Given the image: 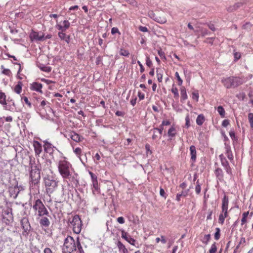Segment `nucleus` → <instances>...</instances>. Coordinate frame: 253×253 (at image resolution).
<instances>
[{
  "label": "nucleus",
  "mask_w": 253,
  "mask_h": 253,
  "mask_svg": "<svg viewBox=\"0 0 253 253\" xmlns=\"http://www.w3.org/2000/svg\"><path fill=\"white\" fill-rule=\"evenodd\" d=\"M6 95L0 90V104L2 105H6Z\"/></svg>",
  "instance_id": "obj_28"
},
{
  "label": "nucleus",
  "mask_w": 253,
  "mask_h": 253,
  "mask_svg": "<svg viewBox=\"0 0 253 253\" xmlns=\"http://www.w3.org/2000/svg\"><path fill=\"white\" fill-rule=\"evenodd\" d=\"M219 158L221 161V163L222 166L224 167H227L229 166V163L225 158V157L223 156V154H221L219 155Z\"/></svg>",
  "instance_id": "obj_26"
},
{
  "label": "nucleus",
  "mask_w": 253,
  "mask_h": 253,
  "mask_svg": "<svg viewBox=\"0 0 253 253\" xmlns=\"http://www.w3.org/2000/svg\"><path fill=\"white\" fill-rule=\"evenodd\" d=\"M116 33H118L119 35H121V33L120 32L118 28H117V27L112 28L111 29V34L114 35Z\"/></svg>",
  "instance_id": "obj_56"
},
{
  "label": "nucleus",
  "mask_w": 253,
  "mask_h": 253,
  "mask_svg": "<svg viewBox=\"0 0 253 253\" xmlns=\"http://www.w3.org/2000/svg\"><path fill=\"white\" fill-rule=\"evenodd\" d=\"M1 69H3V70L2 71V74H3L5 75L8 76H10V75L11 74V72L9 69H4V67L3 65H1Z\"/></svg>",
  "instance_id": "obj_48"
},
{
  "label": "nucleus",
  "mask_w": 253,
  "mask_h": 253,
  "mask_svg": "<svg viewBox=\"0 0 253 253\" xmlns=\"http://www.w3.org/2000/svg\"><path fill=\"white\" fill-rule=\"evenodd\" d=\"M205 120V118L203 114L199 115L196 119V123L199 126H202Z\"/></svg>",
  "instance_id": "obj_27"
},
{
  "label": "nucleus",
  "mask_w": 253,
  "mask_h": 253,
  "mask_svg": "<svg viewBox=\"0 0 253 253\" xmlns=\"http://www.w3.org/2000/svg\"><path fill=\"white\" fill-rule=\"evenodd\" d=\"M76 244L77 249L78 250L79 252L80 253H84V251L83 249V248L81 246L79 237H78L77 238V241L76 242Z\"/></svg>",
  "instance_id": "obj_32"
},
{
  "label": "nucleus",
  "mask_w": 253,
  "mask_h": 253,
  "mask_svg": "<svg viewBox=\"0 0 253 253\" xmlns=\"http://www.w3.org/2000/svg\"><path fill=\"white\" fill-rule=\"evenodd\" d=\"M163 129H164V126L162 125L160 126L159 128L154 127L153 129L154 130H156L158 131V133L159 134V138L160 139L161 138V135L162 134Z\"/></svg>",
  "instance_id": "obj_39"
},
{
  "label": "nucleus",
  "mask_w": 253,
  "mask_h": 253,
  "mask_svg": "<svg viewBox=\"0 0 253 253\" xmlns=\"http://www.w3.org/2000/svg\"><path fill=\"white\" fill-rule=\"evenodd\" d=\"M243 5V3L242 2H237L235 3L234 5L230 6L227 8V11L229 12H232L234 10H236Z\"/></svg>",
  "instance_id": "obj_23"
},
{
  "label": "nucleus",
  "mask_w": 253,
  "mask_h": 253,
  "mask_svg": "<svg viewBox=\"0 0 253 253\" xmlns=\"http://www.w3.org/2000/svg\"><path fill=\"white\" fill-rule=\"evenodd\" d=\"M189 191V189H187L185 190H182L180 193H177L176 196V200L178 202L180 201V198L182 197H185L188 195Z\"/></svg>",
  "instance_id": "obj_22"
},
{
  "label": "nucleus",
  "mask_w": 253,
  "mask_h": 253,
  "mask_svg": "<svg viewBox=\"0 0 253 253\" xmlns=\"http://www.w3.org/2000/svg\"><path fill=\"white\" fill-rule=\"evenodd\" d=\"M21 100H23L25 103L28 105L29 107H31L32 105L31 102L29 101L28 98L26 96H23L21 97Z\"/></svg>",
  "instance_id": "obj_49"
},
{
  "label": "nucleus",
  "mask_w": 253,
  "mask_h": 253,
  "mask_svg": "<svg viewBox=\"0 0 253 253\" xmlns=\"http://www.w3.org/2000/svg\"><path fill=\"white\" fill-rule=\"evenodd\" d=\"M217 251V247L216 245V243L214 242L213 244H212L211 248L209 251L210 253H214Z\"/></svg>",
  "instance_id": "obj_44"
},
{
  "label": "nucleus",
  "mask_w": 253,
  "mask_h": 253,
  "mask_svg": "<svg viewBox=\"0 0 253 253\" xmlns=\"http://www.w3.org/2000/svg\"><path fill=\"white\" fill-rule=\"evenodd\" d=\"M146 64L149 67H151L153 65L151 60H150L149 57L148 56H146Z\"/></svg>",
  "instance_id": "obj_53"
},
{
  "label": "nucleus",
  "mask_w": 253,
  "mask_h": 253,
  "mask_svg": "<svg viewBox=\"0 0 253 253\" xmlns=\"http://www.w3.org/2000/svg\"><path fill=\"white\" fill-rule=\"evenodd\" d=\"M77 250L76 242L74 238L68 236L64 240L62 251L63 253H72Z\"/></svg>",
  "instance_id": "obj_5"
},
{
  "label": "nucleus",
  "mask_w": 253,
  "mask_h": 253,
  "mask_svg": "<svg viewBox=\"0 0 253 253\" xmlns=\"http://www.w3.org/2000/svg\"><path fill=\"white\" fill-rule=\"evenodd\" d=\"M39 67L40 69L44 72L49 73L51 71V67L49 66H46L43 64L40 65Z\"/></svg>",
  "instance_id": "obj_33"
},
{
  "label": "nucleus",
  "mask_w": 253,
  "mask_h": 253,
  "mask_svg": "<svg viewBox=\"0 0 253 253\" xmlns=\"http://www.w3.org/2000/svg\"><path fill=\"white\" fill-rule=\"evenodd\" d=\"M175 128L173 126H171L168 130V135L171 139L175 136Z\"/></svg>",
  "instance_id": "obj_31"
},
{
  "label": "nucleus",
  "mask_w": 253,
  "mask_h": 253,
  "mask_svg": "<svg viewBox=\"0 0 253 253\" xmlns=\"http://www.w3.org/2000/svg\"><path fill=\"white\" fill-rule=\"evenodd\" d=\"M225 154L226 155L227 158L231 161L233 160V155L231 150L230 146L229 144H227L226 143H225Z\"/></svg>",
  "instance_id": "obj_18"
},
{
  "label": "nucleus",
  "mask_w": 253,
  "mask_h": 253,
  "mask_svg": "<svg viewBox=\"0 0 253 253\" xmlns=\"http://www.w3.org/2000/svg\"><path fill=\"white\" fill-rule=\"evenodd\" d=\"M228 197L226 195H224L222 200V213H224L225 216L228 217Z\"/></svg>",
  "instance_id": "obj_12"
},
{
  "label": "nucleus",
  "mask_w": 253,
  "mask_h": 253,
  "mask_svg": "<svg viewBox=\"0 0 253 253\" xmlns=\"http://www.w3.org/2000/svg\"><path fill=\"white\" fill-rule=\"evenodd\" d=\"M65 31H61L58 32V36L61 39V40L65 41L67 43H69L70 42V36L67 35L65 33Z\"/></svg>",
  "instance_id": "obj_17"
},
{
  "label": "nucleus",
  "mask_w": 253,
  "mask_h": 253,
  "mask_svg": "<svg viewBox=\"0 0 253 253\" xmlns=\"http://www.w3.org/2000/svg\"><path fill=\"white\" fill-rule=\"evenodd\" d=\"M175 77L176 78V79H177L178 84L179 85H181L182 84L183 81H182V80L180 78L178 73L176 72L175 73Z\"/></svg>",
  "instance_id": "obj_51"
},
{
  "label": "nucleus",
  "mask_w": 253,
  "mask_h": 253,
  "mask_svg": "<svg viewBox=\"0 0 253 253\" xmlns=\"http://www.w3.org/2000/svg\"><path fill=\"white\" fill-rule=\"evenodd\" d=\"M42 84L38 83V82H34L32 84H31L30 88L32 90L36 91L37 92H39L40 93H42Z\"/></svg>",
  "instance_id": "obj_16"
},
{
  "label": "nucleus",
  "mask_w": 253,
  "mask_h": 253,
  "mask_svg": "<svg viewBox=\"0 0 253 253\" xmlns=\"http://www.w3.org/2000/svg\"><path fill=\"white\" fill-rule=\"evenodd\" d=\"M185 126L186 128H188L190 126V119H189V116L187 115L186 118H185Z\"/></svg>",
  "instance_id": "obj_58"
},
{
  "label": "nucleus",
  "mask_w": 253,
  "mask_h": 253,
  "mask_svg": "<svg viewBox=\"0 0 253 253\" xmlns=\"http://www.w3.org/2000/svg\"><path fill=\"white\" fill-rule=\"evenodd\" d=\"M171 91L174 94V97L176 99H177L179 97V93H178L177 88L176 87H174V86L173 85V86L171 89Z\"/></svg>",
  "instance_id": "obj_36"
},
{
  "label": "nucleus",
  "mask_w": 253,
  "mask_h": 253,
  "mask_svg": "<svg viewBox=\"0 0 253 253\" xmlns=\"http://www.w3.org/2000/svg\"><path fill=\"white\" fill-rule=\"evenodd\" d=\"M35 152L36 155H39L42 151V144L38 141H35L34 143Z\"/></svg>",
  "instance_id": "obj_19"
},
{
  "label": "nucleus",
  "mask_w": 253,
  "mask_h": 253,
  "mask_svg": "<svg viewBox=\"0 0 253 253\" xmlns=\"http://www.w3.org/2000/svg\"><path fill=\"white\" fill-rule=\"evenodd\" d=\"M3 108L6 110H8L10 111L14 112V108L11 105H7V102H6V105H2Z\"/></svg>",
  "instance_id": "obj_41"
},
{
  "label": "nucleus",
  "mask_w": 253,
  "mask_h": 253,
  "mask_svg": "<svg viewBox=\"0 0 253 253\" xmlns=\"http://www.w3.org/2000/svg\"><path fill=\"white\" fill-rule=\"evenodd\" d=\"M214 237L215 240H218L220 237V229L219 228H216L215 233H214Z\"/></svg>",
  "instance_id": "obj_38"
},
{
  "label": "nucleus",
  "mask_w": 253,
  "mask_h": 253,
  "mask_svg": "<svg viewBox=\"0 0 253 253\" xmlns=\"http://www.w3.org/2000/svg\"><path fill=\"white\" fill-rule=\"evenodd\" d=\"M40 224L42 226L48 227L50 224V221L47 217H43L40 220Z\"/></svg>",
  "instance_id": "obj_24"
},
{
  "label": "nucleus",
  "mask_w": 253,
  "mask_h": 253,
  "mask_svg": "<svg viewBox=\"0 0 253 253\" xmlns=\"http://www.w3.org/2000/svg\"><path fill=\"white\" fill-rule=\"evenodd\" d=\"M25 167L27 168L28 166ZM29 170L32 184L34 185H38L41 179L40 169L36 164L35 158L31 156H29Z\"/></svg>",
  "instance_id": "obj_2"
},
{
  "label": "nucleus",
  "mask_w": 253,
  "mask_h": 253,
  "mask_svg": "<svg viewBox=\"0 0 253 253\" xmlns=\"http://www.w3.org/2000/svg\"><path fill=\"white\" fill-rule=\"evenodd\" d=\"M145 149L146 150V153H147V154L148 155V154H151L152 153V151L150 150V146L149 144H146L145 145Z\"/></svg>",
  "instance_id": "obj_59"
},
{
  "label": "nucleus",
  "mask_w": 253,
  "mask_h": 253,
  "mask_svg": "<svg viewBox=\"0 0 253 253\" xmlns=\"http://www.w3.org/2000/svg\"><path fill=\"white\" fill-rule=\"evenodd\" d=\"M249 214V211L245 212L243 213V217L241 219V225H243L247 222V218Z\"/></svg>",
  "instance_id": "obj_35"
},
{
  "label": "nucleus",
  "mask_w": 253,
  "mask_h": 253,
  "mask_svg": "<svg viewBox=\"0 0 253 253\" xmlns=\"http://www.w3.org/2000/svg\"><path fill=\"white\" fill-rule=\"evenodd\" d=\"M180 94H181V101L183 102L187 99V95L186 93V89L184 87H182L180 89Z\"/></svg>",
  "instance_id": "obj_25"
},
{
  "label": "nucleus",
  "mask_w": 253,
  "mask_h": 253,
  "mask_svg": "<svg viewBox=\"0 0 253 253\" xmlns=\"http://www.w3.org/2000/svg\"><path fill=\"white\" fill-rule=\"evenodd\" d=\"M190 155H191V161L194 163L196 160V150L195 146L194 145H191L190 147Z\"/></svg>",
  "instance_id": "obj_20"
},
{
  "label": "nucleus",
  "mask_w": 253,
  "mask_h": 253,
  "mask_svg": "<svg viewBox=\"0 0 253 253\" xmlns=\"http://www.w3.org/2000/svg\"><path fill=\"white\" fill-rule=\"evenodd\" d=\"M248 119L252 128H253V113H250L248 115Z\"/></svg>",
  "instance_id": "obj_45"
},
{
  "label": "nucleus",
  "mask_w": 253,
  "mask_h": 253,
  "mask_svg": "<svg viewBox=\"0 0 253 253\" xmlns=\"http://www.w3.org/2000/svg\"><path fill=\"white\" fill-rule=\"evenodd\" d=\"M120 54L122 56L127 57V56H128V55H129V53L126 50H125L124 49H121L120 51Z\"/></svg>",
  "instance_id": "obj_47"
},
{
  "label": "nucleus",
  "mask_w": 253,
  "mask_h": 253,
  "mask_svg": "<svg viewBox=\"0 0 253 253\" xmlns=\"http://www.w3.org/2000/svg\"><path fill=\"white\" fill-rule=\"evenodd\" d=\"M121 236L122 238L124 239L130 244L134 246L136 241L132 238L127 232H126L124 230H121Z\"/></svg>",
  "instance_id": "obj_13"
},
{
  "label": "nucleus",
  "mask_w": 253,
  "mask_h": 253,
  "mask_svg": "<svg viewBox=\"0 0 253 253\" xmlns=\"http://www.w3.org/2000/svg\"><path fill=\"white\" fill-rule=\"evenodd\" d=\"M229 135L233 140H237V138L236 136L235 133L233 130H231L229 131Z\"/></svg>",
  "instance_id": "obj_50"
},
{
  "label": "nucleus",
  "mask_w": 253,
  "mask_h": 253,
  "mask_svg": "<svg viewBox=\"0 0 253 253\" xmlns=\"http://www.w3.org/2000/svg\"><path fill=\"white\" fill-rule=\"evenodd\" d=\"M196 193L199 194L201 192V184L199 183V180H198L196 182V185L195 187Z\"/></svg>",
  "instance_id": "obj_42"
},
{
  "label": "nucleus",
  "mask_w": 253,
  "mask_h": 253,
  "mask_svg": "<svg viewBox=\"0 0 253 253\" xmlns=\"http://www.w3.org/2000/svg\"><path fill=\"white\" fill-rule=\"evenodd\" d=\"M227 217V216H225L222 213H220L219 216L218 222L221 224H223L224 222L225 218Z\"/></svg>",
  "instance_id": "obj_43"
},
{
  "label": "nucleus",
  "mask_w": 253,
  "mask_h": 253,
  "mask_svg": "<svg viewBox=\"0 0 253 253\" xmlns=\"http://www.w3.org/2000/svg\"><path fill=\"white\" fill-rule=\"evenodd\" d=\"M2 221L6 225H9L13 222V215L12 209L9 207H6L2 211Z\"/></svg>",
  "instance_id": "obj_7"
},
{
  "label": "nucleus",
  "mask_w": 253,
  "mask_h": 253,
  "mask_svg": "<svg viewBox=\"0 0 253 253\" xmlns=\"http://www.w3.org/2000/svg\"><path fill=\"white\" fill-rule=\"evenodd\" d=\"M30 38L32 41H43L44 40V34L42 33V35H40L39 33L37 32H33L30 35Z\"/></svg>",
  "instance_id": "obj_15"
},
{
  "label": "nucleus",
  "mask_w": 253,
  "mask_h": 253,
  "mask_svg": "<svg viewBox=\"0 0 253 253\" xmlns=\"http://www.w3.org/2000/svg\"><path fill=\"white\" fill-rule=\"evenodd\" d=\"M245 82L244 77L230 76L223 78L221 79V83L227 88H236Z\"/></svg>",
  "instance_id": "obj_3"
},
{
  "label": "nucleus",
  "mask_w": 253,
  "mask_h": 253,
  "mask_svg": "<svg viewBox=\"0 0 253 253\" xmlns=\"http://www.w3.org/2000/svg\"><path fill=\"white\" fill-rule=\"evenodd\" d=\"M62 23L61 22L55 26L56 28L59 31H66L70 26V22L67 20H64Z\"/></svg>",
  "instance_id": "obj_14"
},
{
  "label": "nucleus",
  "mask_w": 253,
  "mask_h": 253,
  "mask_svg": "<svg viewBox=\"0 0 253 253\" xmlns=\"http://www.w3.org/2000/svg\"><path fill=\"white\" fill-rule=\"evenodd\" d=\"M44 143L43 148L44 151L45 153L49 154L51 156H53V153L55 150L59 151L58 149L54 146H53L48 139L43 141Z\"/></svg>",
  "instance_id": "obj_10"
},
{
  "label": "nucleus",
  "mask_w": 253,
  "mask_h": 253,
  "mask_svg": "<svg viewBox=\"0 0 253 253\" xmlns=\"http://www.w3.org/2000/svg\"><path fill=\"white\" fill-rule=\"evenodd\" d=\"M58 170L63 178L70 179L72 178V181L74 183H78L76 177L77 174H75L76 177L72 176V165L67 161L60 160L59 162L58 166Z\"/></svg>",
  "instance_id": "obj_1"
},
{
  "label": "nucleus",
  "mask_w": 253,
  "mask_h": 253,
  "mask_svg": "<svg viewBox=\"0 0 253 253\" xmlns=\"http://www.w3.org/2000/svg\"><path fill=\"white\" fill-rule=\"evenodd\" d=\"M44 183L47 194H52L58 186V181L51 175H47L44 178Z\"/></svg>",
  "instance_id": "obj_4"
},
{
  "label": "nucleus",
  "mask_w": 253,
  "mask_h": 253,
  "mask_svg": "<svg viewBox=\"0 0 253 253\" xmlns=\"http://www.w3.org/2000/svg\"><path fill=\"white\" fill-rule=\"evenodd\" d=\"M156 73L158 81L160 83L162 82L163 79V74L160 72L159 69H157Z\"/></svg>",
  "instance_id": "obj_46"
},
{
  "label": "nucleus",
  "mask_w": 253,
  "mask_h": 253,
  "mask_svg": "<svg viewBox=\"0 0 253 253\" xmlns=\"http://www.w3.org/2000/svg\"><path fill=\"white\" fill-rule=\"evenodd\" d=\"M246 244V239L244 237H242L240 239V241L239 243H238V245L243 247Z\"/></svg>",
  "instance_id": "obj_55"
},
{
  "label": "nucleus",
  "mask_w": 253,
  "mask_h": 253,
  "mask_svg": "<svg viewBox=\"0 0 253 253\" xmlns=\"http://www.w3.org/2000/svg\"><path fill=\"white\" fill-rule=\"evenodd\" d=\"M22 83L18 82V84L15 86L14 91L17 94H20L22 91Z\"/></svg>",
  "instance_id": "obj_30"
},
{
  "label": "nucleus",
  "mask_w": 253,
  "mask_h": 253,
  "mask_svg": "<svg viewBox=\"0 0 253 253\" xmlns=\"http://www.w3.org/2000/svg\"><path fill=\"white\" fill-rule=\"evenodd\" d=\"M19 192V189L17 186H15L13 190H12L10 192L11 194H15L13 196L14 199H16L17 197V195Z\"/></svg>",
  "instance_id": "obj_37"
},
{
  "label": "nucleus",
  "mask_w": 253,
  "mask_h": 253,
  "mask_svg": "<svg viewBox=\"0 0 253 253\" xmlns=\"http://www.w3.org/2000/svg\"><path fill=\"white\" fill-rule=\"evenodd\" d=\"M71 224L73 226V230L74 232L77 234H79L82 230V221L78 215H75L72 220L70 222Z\"/></svg>",
  "instance_id": "obj_8"
},
{
  "label": "nucleus",
  "mask_w": 253,
  "mask_h": 253,
  "mask_svg": "<svg viewBox=\"0 0 253 253\" xmlns=\"http://www.w3.org/2000/svg\"><path fill=\"white\" fill-rule=\"evenodd\" d=\"M160 195L161 197H164L165 199H166L167 197V194L165 193L164 189L162 187H160Z\"/></svg>",
  "instance_id": "obj_52"
},
{
  "label": "nucleus",
  "mask_w": 253,
  "mask_h": 253,
  "mask_svg": "<svg viewBox=\"0 0 253 253\" xmlns=\"http://www.w3.org/2000/svg\"><path fill=\"white\" fill-rule=\"evenodd\" d=\"M211 238L210 234L205 235L203 238V240L202 241L203 243L206 245H207Z\"/></svg>",
  "instance_id": "obj_40"
},
{
  "label": "nucleus",
  "mask_w": 253,
  "mask_h": 253,
  "mask_svg": "<svg viewBox=\"0 0 253 253\" xmlns=\"http://www.w3.org/2000/svg\"><path fill=\"white\" fill-rule=\"evenodd\" d=\"M242 248V246L238 244L234 249L233 253H239L241 251Z\"/></svg>",
  "instance_id": "obj_54"
},
{
  "label": "nucleus",
  "mask_w": 253,
  "mask_h": 253,
  "mask_svg": "<svg viewBox=\"0 0 253 253\" xmlns=\"http://www.w3.org/2000/svg\"><path fill=\"white\" fill-rule=\"evenodd\" d=\"M117 220L120 224H124L125 222V219L123 216L118 217Z\"/></svg>",
  "instance_id": "obj_63"
},
{
  "label": "nucleus",
  "mask_w": 253,
  "mask_h": 253,
  "mask_svg": "<svg viewBox=\"0 0 253 253\" xmlns=\"http://www.w3.org/2000/svg\"><path fill=\"white\" fill-rule=\"evenodd\" d=\"M44 253H55L53 252L50 248H45L44 250Z\"/></svg>",
  "instance_id": "obj_64"
},
{
  "label": "nucleus",
  "mask_w": 253,
  "mask_h": 253,
  "mask_svg": "<svg viewBox=\"0 0 253 253\" xmlns=\"http://www.w3.org/2000/svg\"><path fill=\"white\" fill-rule=\"evenodd\" d=\"M210 34V32H209L207 29H202L201 30V35L202 37H204L206 35H208Z\"/></svg>",
  "instance_id": "obj_60"
},
{
  "label": "nucleus",
  "mask_w": 253,
  "mask_h": 253,
  "mask_svg": "<svg viewBox=\"0 0 253 253\" xmlns=\"http://www.w3.org/2000/svg\"><path fill=\"white\" fill-rule=\"evenodd\" d=\"M217 111L222 118L225 117V112L222 106H219L217 108Z\"/></svg>",
  "instance_id": "obj_34"
},
{
  "label": "nucleus",
  "mask_w": 253,
  "mask_h": 253,
  "mask_svg": "<svg viewBox=\"0 0 253 253\" xmlns=\"http://www.w3.org/2000/svg\"><path fill=\"white\" fill-rule=\"evenodd\" d=\"M215 174L216 177L219 180H221L223 177V174L222 170L220 168H217L215 171Z\"/></svg>",
  "instance_id": "obj_29"
},
{
  "label": "nucleus",
  "mask_w": 253,
  "mask_h": 253,
  "mask_svg": "<svg viewBox=\"0 0 253 253\" xmlns=\"http://www.w3.org/2000/svg\"><path fill=\"white\" fill-rule=\"evenodd\" d=\"M65 136L70 138L76 142H81L84 139V137L83 136H80L79 134L74 131H72L66 134Z\"/></svg>",
  "instance_id": "obj_11"
},
{
  "label": "nucleus",
  "mask_w": 253,
  "mask_h": 253,
  "mask_svg": "<svg viewBox=\"0 0 253 253\" xmlns=\"http://www.w3.org/2000/svg\"><path fill=\"white\" fill-rule=\"evenodd\" d=\"M92 182L93 187L94 188V189L95 190L97 191L99 189L98 181H93V182Z\"/></svg>",
  "instance_id": "obj_62"
},
{
  "label": "nucleus",
  "mask_w": 253,
  "mask_h": 253,
  "mask_svg": "<svg viewBox=\"0 0 253 253\" xmlns=\"http://www.w3.org/2000/svg\"><path fill=\"white\" fill-rule=\"evenodd\" d=\"M117 246L120 252H122L123 253H128L127 249L126 248L125 246L121 241H118L117 243Z\"/></svg>",
  "instance_id": "obj_21"
},
{
  "label": "nucleus",
  "mask_w": 253,
  "mask_h": 253,
  "mask_svg": "<svg viewBox=\"0 0 253 253\" xmlns=\"http://www.w3.org/2000/svg\"><path fill=\"white\" fill-rule=\"evenodd\" d=\"M234 61H236L239 60L241 57V53L240 52H236L234 53Z\"/></svg>",
  "instance_id": "obj_57"
},
{
  "label": "nucleus",
  "mask_w": 253,
  "mask_h": 253,
  "mask_svg": "<svg viewBox=\"0 0 253 253\" xmlns=\"http://www.w3.org/2000/svg\"><path fill=\"white\" fill-rule=\"evenodd\" d=\"M21 225L23 229L22 234L27 238L32 229L28 219L26 217L22 218L21 220Z\"/></svg>",
  "instance_id": "obj_9"
},
{
  "label": "nucleus",
  "mask_w": 253,
  "mask_h": 253,
  "mask_svg": "<svg viewBox=\"0 0 253 253\" xmlns=\"http://www.w3.org/2000/svg\"><path fill=\"white\" fill-rule=\"evenodd\" d=\"M225 170H226V172L231 175H232V170L230 167V166H227V167L224 168Z\"/></svg>",
  "instance_id": "obj_61"
},
{
  "label": "nucleus",
  "mask_w": 253,
  "mask_h": 253,
  "mask_svg": "<svg viewBox=\"0 0 253 253\" xmlns=\"http://www.w3.org/2000/svg\"><path fill=\"white\" fill-rule=\"evenodd\" d=\"M33 209L38 212L39 216L48 215L49 212L43 204L42 202L39 199L35 200L33 206Z\"/></svg>",
  "instance_id": "obj_6"
}]
</instances>
